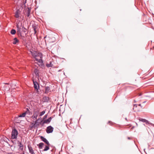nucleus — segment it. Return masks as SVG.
<instances>
[{
	"label": "nucleus",
	"instance_id": "72a5a7b5",
	"mask_svg": "<svg viewBox=\"0 0 154 154\" xmlns=\"http://www.w3.org/2000/svg\"><path fill=\"white\" fill-rule=\"evenodd\" d=\"M110 122H110V121H109V122H108V123H110Z\"/></svg>",
	"mask_w": 154,
	"mask_h": 154
},
{
	"label": "nucleus",
	"instance_id": "4c0bfd02",
	"mask_svg": "<svg viewBox=\"0 0 154 154\" xmlns=\"http://www.w3.org/2000/svg\"><path fill=\"white\" fill-rule=\"evenodd\" d=\"M134 102H136L135 100H134Z\"/></svg>",
	"mask_w": 154,
	"mask_h": 154
},
{
	"label": "nucleus",
	"instance_id": "7ed1b4c3",
	"mask_svg": "<svg viewBox=\"0 0 154 154\" xmlns=\"http://www.w3.org/2000/svg\"><path fill=\"white\" fill-rule=\"evenodd\" d=\"M39 113V109H35L33 112V115L32 116L33 119H37Z\"/></svg>",
	"mask_w": 154,
	"mask_h": 154
},
{
	"label": "nucleus",
	"instance_id": "0eeeda50",
	"mask_svg": "<svg viewBox=\"0 0 154 154\" xmlns=\"http://www.w3.org/2000/svg\"><path fill=\"white\" fill-rule=\"evenodd\" d=\"M139 120L140 121H141L143 122H145L146 124L152 125V124L149 123V122L148 120H146V119L140 118L139 119Z\"/></svg>",
	"mask_w": 154,
	"mask_h": 154
},
{
	"label": "nucleus",
	"instance_id": "f8f14e48",
	"mask_svg": "<svg viewBox=\"0 0 154 154\" xmlns=\"http://www.w3.org/2000/svg\"><path fill=\"white\" fill-rule=\"evenodd\" d=\"M26 113L25 112L23 113L22 114H21L18 117H16L15 118V120L16 121V120L17 119L19 118V117H24L26 116Z\"/></svg>",
	"mask_w": 154,
	"mask_h": 154
},
{
	"label": "nucleus",
	"instance_id": "c9c22d12",
	"mask_svg": "<svg viewBox=\"0 0 154 154\" xmlns=\"http://www.w3.org/2000/svg\"><path fill=\"white\" fill-rule=\"evenodd\" d=\"M34 124L33 123H32V125H33Z\"/></svg>",
	"mask_w": 154,
	"mask_h": 154
},
{
	"label": "nucleus",
	"instance_id": "412c9836",
	"mask_svg": "<svg viewBox=\"0 0 154 154\" xmlns=\"http://www.w3.org/2000/svg\"><path fill=\"white\" fill-rule=\"evenodd\" d=\"M16 32V30L14 29H13L11 30V33L12 35H14L15 34Z\"/></svg>",
	"mask_w": 154,
	"mask_h": 154
},
{
	"label": "nucleus",
	"instance_id": "393cba45",
	"mask_svg": "<svg viewBox=\"0 0 154 154\" xmlns=\"http://www.w3.org/2000/svg\"><path fill=\"white\" fill-rule=\"evenodd\" d=\"M18 146L19 147L20 146H23V145L21 143V142H18Z\"/></svg>",
	"mask_w": 154,
	"mask_h": 154
},
{
	"label": "nucleus",
	"instance_id": "bb28decb",
	"mask_svg": "<svg viewBox=\"0 0 154 154\" xmlns=\"http://www.w3.org/2000/svg\"><path fill=\"white\" fill-rule=\"evenodd\" d=\"M30 12L29 11H28L27 12V17H29V15H30Z\"/></svg>",
	"mask_w": 154,
	"mask_h": 154
},
{
	"label": "nucleus",
	"instance_id": "9b49d317",
	"mask_svg": "<svg viewBox=\"0 0 154 154\" xmlns=\"http://www.w3.org/2000/svg\"><path fill=\"white\" fill-rule=\"evenodd\" d=\"M5 91H8L9 90L10 86L8 85H5L3 86Z\"/></svg>",
	"mask_w": 154,
	"mask_h": 154
},
{
	"label": "nucleus",
	"instance_id": "473e14b6",
	"mask_svg": "<svg viewBox=\"0 0 154 154\" xmlns=\"http://www.w3.org/2000/svg\"><path fill=\"white\" fill-rule=\"evenodd\" d=\"M135 123L136 124L137 126V125H138L137 124V123Z\"/></svg>",
	"mask_w": 154,
	"mask_h": 154
},
{
	"label": "nucleus",
	"instance_id": "2f4dec72",
	"mask_svg": "<svg viewBox=\"0 0 154 154\" xmlns=\"http://www.w3.org/2000/svg\"><path fill=\"white\" fill-rule=\"evenodd\" d=\"M128 139H129V140L130 139V137H128Z\"/></svg>",
	"mask_w": 154,
	"mask_h": 154
},
{
	"label": "nucleus",
	"instance_id": "f03ea898",
	"mask_svg": "<svg viewBox=\"0 0 154 154\" xmlns=\"http://www.w3.org/2000/svg\"><path fill=\"white\" fill-rule=\"evenodd\" d=\"M18 132L16 129H13L11 132V137L12 139H17V137Z\"/></svg>",
	"mask_w": 154,
	"mask_h": 154
},
{
	"label": "nucleus",
	"instance_id": "f704fd0d",
	"mask_svg": "<svg viewBox=\"0 0 154 154\" xmlns=\"http://www.w3.org/2000/svg\"><path fill=\"white\" fill-rule=\"evenodd\" d=\"M125 119L126 121H127V118H125Z\"/></svg>",
	"mask_w": 154,
	"mask_h": 154
},
{
	"label": "nucleus",
	"instance_id": "b1692460",
	"mask_svg": "<svg viewBox=\"0 0 154 154\" xmlns=\"http://www.w3.org/2000/svg\"><path fill=\"white\" fill-rule=\"evenodd\" d=\"M37 126V124H35V122L34 124H33V125H32V126L31 127V128L32 129L35 128V127H36Z\"/></svg>",
	"mask_w": 154,
	"mask_h": 154
},
{
	"label": "nucleus",
	"instance_id": "f3484780",
	"mask_svg": "<svg viewBox=\"0 0 154 154\" xmlns=\"http://www.w3.org/2000/svg\"><path fill=\"white\" fill-rule=\"evenodd\" d=\"M42 121V118L41 117L39 118H38V119L36 120L35 122V124H38V123H39L40 122Z\"/></svg>",
	"mask_w": 154,
	"mask_h": 154
},
{
	"label": "nucleus",
	"instance_id": "dca6fc26",
	"mask_svg": "<svg viewBox=\"0 0 154 154\" xmlns=\"http://www.w3.org/2000/svg\"><path fill=\"white\" fill-rule=\"evenodd\" d=\"M37 145L38 146V148L39 149H42L43 146L44 145V144L42 143H40L38 145Z\"/></svg>",
	"mask_w": 154,
	"mask_h": 154
},
{
	"label": "nucleus",
	"instance_id": "aec40b11",
	"mask_svg": "<svg viewBox=\"0 0 154 154\" xmlns=\"http://www.w3.org/2000/svg\"><path fill=\"white\" fill-rule=\"evenodd\" d=\"M49 145H48V146H45V149L43 150V151H47L49 149Z\"/></svg>",
	"mask_w": 154,
	"mask_h": 154
},
{
	"label": "nucleus",
	"instance_id": "7c9ffc66",
	"mask_svg": "<svg viewBox=\"0 0 154 154\" xmlns=\"http://www.w3.org/2000/svg\"><path fill=\"white\" fill-rule=\"evenodd\" d=\"M138 105L140 106L141 107H142V106H141V105L140 104H139Z\"/></svg>",
	"mask_w": 154,
	"mask_h": 154
},
{
	"label": "nucleus",
	"instance_id": "a211bd4d",
	"mask_svg": "<svg viewBox=\"0 0 154 154\" xmlns=\"http://www.w3.org/2000/svg\"><path fill=\"white\" fill-rule=\"evenodd\" d=\"M45 91L46 93L48 92L50 90V88L49 87L47 86L45 88Z\"/></svg>",
	"mask_w": 154,
	"mask_h": 154
},
{
	"label": "nucleus",
	"instance_id": "5701e85b",
	"mask_svg": "<svg viewBox=\"0 0 154 154\" xmlns=\"http://www.w3.org/2000/svg\"><path fill=\"white\" fill-rule=\"evenodd\" d=\"M45 110L41 112L39 114V116H42L45 113Z\"/></svg>",
	"mask_w": 154,
	"mask_h": 154
},
{
	"label": "nucleus",
	"instance_id": "ddd939ff",
	"mask_svg": "<svg viewBox=\"0 0 154 154\" xmlns=\"http://www.w3.org/2000/svg\"><path fill=\"white\" fill-rule=\"evenodd\" d=\"M52 118L51 117H50L48 119L44 121V123H49L51 121Z\"/></svg>",
	"mask_w": 154,
	"mask_h": 154
},
{
	"label": "nucleus",
	"instance_id": "2eb2a0df",
	"mask_svg": "<svg viewBox=\"0 0 154 154\" xmlns=\"http://www.w3.org/2000/svg\"><path fill=\"white\" fill-rule=\"evenodd\" d=\"M19 42V40L16 38H15L14 39L13 44H17Z\"/></svg>",
	"mask_w": 154,
	"mask_h": 154
},
{
	"label": "nucleus",
	"instance_id": "f257e3e1",
	"mask_svg": "<svg viewBox=\"0 0 154 154\" xmlns=\"http://www.w3.org/2000/svg\"><path fill=\"white\" fill-rule=\"evenodd\" d=\"M30 52L31 53V54L32 55V56L34 57H35V58L36 61H37V62H38L40 63L42 62V60L41 59H38L36 57H37L38 55V54L36 51H30Z\"/></svg>",
	"mask_w": 154,
	"mask_h": 154
},
{
	"label": "nucleus",
	"instance_id": "58836bf2",
	"mask_svg": "<svg viewBox=\"0 0 154 154\" xmlns=\"http://www.w3.org/2000/svg\"><path fill=\"white\" fill-rule=\"evenodd\" d=\"M145 102H146V101H144V102L143 103H145Z\"/></svg>",
	"mask_w": 154,
	"mask_h": 154
},
{
	"label": "nucleus",
	"instance_id": "39448f33",
	"mask_svg": "<svg viewBox=\"0 0 154 154\" xmlns=\"http://www.w3.org/2000/svg\"><path fill=\"white\" fill-rule=\"evenodd\" d=\"M54 128L51 126H49L47 127L46 132L48 133H52L53 131Z\"/></svg>",
	"mask_w": 154,
	"mask_h": 154
},
{
	"label": "nucleus",
	"instance_id": "423d86ee",
	"mask_svg": "<svg viewBox=\"0 0 154 154\" xmlns=\"http://www.w3.org/2000/svg\"><path fill=\"white\" fill-rule=\"evenodd\" d=\"M33 81L34 88L35 89L38 90L39 88V85L38 83L36 81H35L34 80H33Z\"/></svg>",
	"mask_w": 154,
	"mask_h": 154
},
{
	"label": "nucleus",
	"instance_id": "9d476101",
	"mask_svg": "<svg viewBox=\"0 0 154 154\" xmlns=\"http://www.w3.org/2000/svg\"><path fill=\"white\" fill-rule=\"evenodd\" d=\"M28 147L29 150V152L31 154H34L35 153L34 152V150L32 147L30 146H28Z\"/></svg>",
	"mask_w": 154,
	"mask_h": 154
},
{
	"label": "nucleus",
	"instance_id": "e433bc0d",
	"mask_svg": "<svg viewBox=\"0 0 154 154\" xmlns=\"http://www.w3.org/2000/svg\"><path fill=\"white\" fill-rule=\"evenodd\" d=\"M141 94H139V96H141Z\"/></svg>",
	"mask_w": 154,
	"mask_h": 154
},
{
	"label": "nucleus",
	"instance_id": "20e7f679",
	"mask_svg": "<svg viewBox=\"0 0 154 154\" xmlns=\"http://www.w3.org/2000/svg\"><path fill=\"white\" fill-rule=\"evenodd\" d=\"M16 27L17 29V31L19 34H21L22 31H24H24V30L25 29V28L22 25L20 26L18 24H17Z\"/></svg>",
	"mask_w": 154,
	"mask_h": 154
},
{
	"label": "nucleus",
	"instance_id": "1a4fd4ad",
	"mask_svg": "<svg viewBox=\"0 0 154 154\" xmlns=\"http://www.w3.org/2000/svg\"><path fill=\"white\" fill-rule=\"evenodd\" d=\"M20 11L19 9L17 10L15 13V17L17 18H18L20 17Z\"/></svg>",
	"mask_w": 154,
	"mask_h": 154
},
{
	"label": "nucleus",
	"instance_id": "a878e982",
	"mask_svg": "<svg viewBox=\"0 0 154 154\" xmlns=\"http://www.w3.org/2000/svg\"><path fill=\"white\" fill-rule=\"evenodd\" d=\"M19 149L22 151L23 149V146L19 147Z\"/></svg>",
	"mask_w": 154,
	"mask_h": 154
},
{
	"label": "nucleus",
	"instance_id": "c756f323",
	"mask_svg": "<svg viewBox=\"0 0 154 154\" xmlns=\"http://www.w3.org/2000/svg\"><path fill=\"white\" fill-rule=\"evenodd\" d=\"M134 106L135 107H137V104H135L134 105Z\"/></svg>",
	"mask_w": 154,
	"mask_h": 154
},
{
	"label": "nucleus",
	"instance_id": "4468645a",
	"mask_svg": "<svg viewBox=\"0 0 154 154\" xmlns=\"http://www.w3.org/2000/svg\"><path fill=\"white\" fill-rule=\"evenodd\" d=\"M33 28L34 30V34H36L37 30H38L37 26L35 25H33Z\"/></svg>",
	"mask_w": 154,
	"mask_h": 154
},
{
	"label": "nucleus",
	"instance_id": "4be33fe9",
	"mask_svg": "<svg viewBox=\"0 0 154 154\" xmlns=\"http://www.w3.org/2000/svg\"><path fill=\"white\" fill-rule=\"evenodd\" d=\"M26 109V111L24 112L26 113V114H29V115L30 114V112L29 109L28 108H27Z\"/></svg>",
	"mask_w": 154,
	"mask_h": 154
},
{
	"label": "nucleus",
	"instance_id": "cd10ccee",
	"mask_svg": "<svg viewBox=\"0 0 154 154\" xmlns=\"http://www.w3.org/2000/svg\"><path fill=\"white\" fill-rule=\"evenodd\" d=\"M47 66L48 67H51L52 66L51 65V64H47Z\"/></svg>",
	"mask_w": 154,
	"mask_h": 154
},
{
	"label": "nucleus",
	"instance_id": "6ab92c4d",
	"mask_svg": "<svg viewBox=\"0 0 154 154\" xmlns=\"http://www.w3.org/2000/svg\"><path fill=\"white\" fill-rule=\"evenodd\" d=\"M34 72L37 76L38 75H39L38 71L37 69H35L34 70Z\"/></svg>",
	"mask_w": 154,
	"mask_h": 154
},
{
	"label": "nucleus",
	"instance_id": "6e6552de",
	"mask_svg": "<svg viewBox=\"0 0 154 154\" xmlns=\"http://www.w3.org/2000/svg\"><path fill=\"white\" fill-rule=\"evenodd\" d=\"M41 140L43 141L45 143L47 144L48 145H49L50 144L48 141V140L45 138L43 137L42 136L41 137Z\"/></svg>",
	"mask_w": 154,
	"mask_h": 154
},
{
	"label": "nucleus",
	"instance_id": "c85d7f7f",
	"mask_svg": "<svg viewBox=\"0 0 154 154\" xmlns=\"http://www.w3.org/2000/svg\"><path fill=\"white\" fill-rule=\"evenodd\" d=\"M47 115H45V116H44V119H45V118H47Z\"/></svg>",
	"mask_w": 154,
	"mask_h": 154
}]
</instances>
